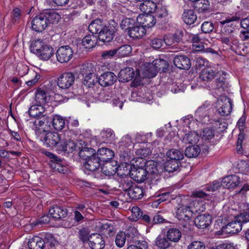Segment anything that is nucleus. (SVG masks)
<instances>
[{"label":"nucleus","mask_w":249,"mask_h":249,"mask_svg":"<svg viewBox=\"0 0 249 249\" xmlns=\"http://www.w3.org/2000/svg\"><path fill=\"white\" fill-rule=\"evenodd\" d=\"M213 108L209 104L205 103L200 106L196 111L195 116L196 120L203 124L211 123V115Z\"/></svg>","instance_id":"obj_5"},{"label":"nucleus","mask_w":249,"mask_h":249,"mask_svg":"<svg viewBox=\"0 0 249 249\" xmlns=\"http://www.w3.org/2000/svg\"><path fill=\"white\" fill-rule=\"evenodd\" d=\"M51 117H49L47 115H43L42 114L36 118V120L34 122V124L36 128L37 126L43 128L44 125L48 128V127H50L51 124Z\"/></svg>","instance_id":"obj_45"},{"label":"nucleus","mask_w":249,"mask_h":249,"mask_svg":"<svg viewBox=\"0 0 249 249\" xmlns=\"http://www.w3.org/2000/svg\"><path fill=\"white\" fill-rule=\"evenodd\" d=\"M223 187L228 189H234L241 183L240 178L236 175L227 176L222 179Z\"/></svg>","instance_id":"obj_23"},{"label":"nucleus","mask_w":249,"mask_h":249,"mask_svg":"<svg viewBox=\"0 0 249 249\" xmlns=\"http://www.w3.org/2000/svg\"><path fill=\"white\" fill-rule=\"evenodd\" d=\"M135 20L133 18H126L122 20L120 27L122 30L125 31L128 34V31H130L132 26L135 25Z\"/></svg>","instance_id":"obj_60"},{"label":"nucleus","mask_w":249,"mask_h":249,"mask_svg":"<svg viewBox=\"0 0 249 249\" xmlns=\"http://www.w3.org/2000/svg\"><path fill=\"white\" fill-rule=\"evenodd\" d=\"M135 185V184L131 180V179H130L129 178H126L122 179L120 187H121L124 192L129 193L130 189H132Z\"/></svg>","instance_id":"obj_61"},{"label":"nucleus","mask_w":249,"mask_h":249,"mask_svg":"<svg viewBox=\"0 0 249 249\" xmlns=\"http://www.w3.org/2000/svg\"><path fill=\"white\" fill-rule=\"evenodd\" d=\"M128 195L133 199H140L143 196V190L141 188L135 185L132 189H130L129 191Z\"/></svg>","instance_id":"obj_54"},{"label":"nucleus","mask_w":249,"mask_h":249,"mask_svg":"<svg viewBox=\"0 0 249 249\" xmlns=\"http://www.w3.org/2000/svg\"><path fill=\"white\" fill-rule=\"evenodd\" d=\"M75 77L72 72H65L57 79V84L62 89H68L74 83Z\"/></svg>","instance_id":"obj_14"},{"label":"nucleus","mask_w":249,"mask_h":249,"mask_svg":"<svg viewBox=\"0 0 249 249\" xmlns=\"http://www.w3.org/2000/svg\"><path fill=\"white\" fill-rule=\"evenodd\" d=\"M73 53V48L70 45L59 47L55 53L57 60L61 63L69 62L72 58Z\"/></svg>","instance_id":"obj_11"},{"label":"nucleus","mask_w":249,"mask_h":249,"mask_svg":"<svg viewBox=\"0 0 249 249\" xmlns=\"http://www.w3.org/2000/svg\"><path fill=\"white\" fill-rule=\"evenodd\" d=\"M78 151L80 158L84 161H87L97 153V151L92 148L82 146L78 147Z\"/></svg>","instance_id":"obj_33"},{"label":"nucleus","mask_w":249,"mask_h":249,"mask_svg":"<svg viewBox=\"0 0 249 249\" xmlns=\"http://www.w3.org/2000/svg\"><path fill=\"white\" fill-rule=\"evenodd\" d=\"M131 172V178L139 183L143 182L147 178L144 168L138 165V164L133 165Z\"/></svg>","instance_id":"obj_15"},{"label":"nucleus","mask_w":249,"mask_h":249,"mask_svg":"<svg viewBox=\"0 0 249 249\" xmlns=\"http://www.w3.org/2000/svg\"><path fill=\"white\" fill-rule=\"evenodd\" d=\"M28 246L29 249H45L44 241L42 237L34 236L29 240Z\"/></svg>","instance_id":"obj_36"},{"label":"nucleus","mask_w":249,"mask_h":249,"mask_svg":"<svg viewBox=\"0 0 249 249\" xmlns=\"http://www.w3.org/2000/svg\"><path fill=\"white\" fill-rule=\"evenodd\" d=\"M164 174H158L153 176H147L146 183L150 188H155L158 186L160 182V176Z\"/></svg>","instance_id":"obj_53"},{"label":"nucleus","mask_w":249,"mask_h":249,"mask_svg":"<svg viewBox=\"0 0 249 249\" xmlns=\"http://www.w3.org/2000/svg\"><path fill=\"white\" fill-rule=\"evenodd\" d=\"M130 244L127 249H148V243L144 240L139 239L137 236Z\"/></svg>","instance_id":"obj_44"},{"label":"nucleus","mask_w":249,"mask_h":249,"mask_svg":"<svg viewBox=\"0 0 249 249\" xmlns=\"http://www.w3.org/2000/svg\"><path fill=\"white\" fill-rule=\"evenodd\" d=\"M98 83V76H91L90 75H86L83 81V84L89 88H91L92 86Z\"/></svg>","instance_id":"obj_62"},{"label":"nucleus","mask_w":249,"mask_h":249,"mask_svg":"<svg viewBox=\"0 0 249 249\" xmlns=\"http://www.w3.org/2000/svg\"><path fill=\"white\" fill-rule=\"evenodd\" d=\"M240 207V212L234 217V219H238L243 224L247 223L249 222V204L243 203Z\"/></svg>","instance_id":"obj_32"},{"label":"nucleus","mask_w":249,"mask_h":249,"mask_svg":"<svg viewBox=\"0 0 249 249\" xmlns=\"http://www.w3.org/2000/svg\"><path fill=\"white\" fill-rule=\"evenodd\" d=\"M62 140V139L58 133L50 131L48 133V136H47L44 144L47 147L54 148L56 151Z\"/></svg>","instance_id":"obj_22"},{"label":"nucleus","mask_w":249,"mask_h":249,"mask_svg":"<svg viewBox=\"0 0 249 249\" xmlns=\"http://www.w3.org/2000/svg\"><path fill=\"white\" fill-rule=\"evenodd\" d=\"M44 154L50 159L49 164L54 171L62 174H67L68 172L69 169L64 160L49 151H45Z\"/></svg>","instance_id":"obj_6"},{"label":"nucleus","mask_w":249,"mask_h":249,"mask_svg":"<svg viewBox=\"0 0 249 249\" xmlns=\"http://www.w3.org/2000/svg\"><path fill=\"white\" fill-rule=\"evenodd\" d=\"M96 153L103 164L105 163H111V160L114 156V153L112 150L105 147L98 149ZM111 162L116 163L115 161H111Z\"/></svg>","instance_id":"obj_26"},{"label":"nucleus","mask_w":249,"mask_h":249,"mask_svg":"<svg viewBox=\"0 0 249 249\" xmlns=\"http://www.w3.org/2000/svg\"><path fill=\"white\" fill-rule=\"evenodd\" d=\"M53 92L52 85H44L42 88H38L35 95V100L38 105L42 106L50 100L51 94Z\"/></svg>","instance_id":"obj_8"},{"label":"nucleus","mask_w":249,"mask_h":249,"mask_svg":"<svg viewBox=\"0 0 249 249\" xmlns=\"http://www.w3.org/2000/svg\"><path fill=\"white\" fill-rule=\"evenodd\" d=\"M220 23L222 26V32L225 34H230L233 33L237 27L236 23L221 21Z\"/></svg>","instance_id":"obj_47"},{"label":"nucleus","mask_w":249,"mask_h":249,"mask_svg":"<svg viewBox=\"0 0 249 249\" xmlns=\"http://www.w3.org/2000/svg\"><path fill=\"white\" fill-rule=\"evenodd\" d=\"M117 57H123L128 55L131 52L132 48L129 45H122L116 48Z\"/></svg>","instance_id":"obj_55"},{"label":"nucleus","mask_w":249,"mask_h":249,"mask_svg":"<svg viewBox=\"0 0 249 249\" xmlns=\"http://www.w3.org/2000/svg\"><path fill=\"white\" fill-rule=\"evenodd\" d=\"M24 12L19 8L16 7L12 10L11 14V18L12 22L14 23L19 22L21 16Z\"/></svg>","instance_id":"obj_64"},{"label":"nucleus","mask_w":249,"mask_h":249,"mask_svg":"<svg viewBox=\"0 0 249 249\" xmlns=\"http://www.w3.org/2000/svg\"><path fill=\"white\" fill-rule=\"evenodd\" d=\"M119 81L121 82H128L134 78L133 84L135 87L141 85L140 71L136 69L135 71L132 68L127 67L121 70L118 74Z\"/></svg>","instance_id":"obj_3"},{"label":"nucleus","mask_w":249,"mask_h":249,"mask_svg":"<svg viewBox=\"0 0 249 249\" xmlns=\"http://www.w3.org/2000/svg\"><path fill=\"white\" fill-rule=\"evenodd\" d=\"M157 7L156 3L150 0H146L140 5V9L144 13H154Z\"/></svg>","instance_id":"obj_41"},{"label":"nucleus","mask_w":249,"mask_h":249,"mask_svg":"<svg viewBox=\"0 0 249 249\" xmlns=\"http://www.w3.org/2000/svg\"><path fill=\"white\" fill-rule=\"evenodd\" d=\"M47 129H48V127L46 128V127H44L43 128H36L35 130V134L36 138L43 142V144L47 139L48 133L50 132V131L49 130H47Z\"/></svg>","instance_id":"obj_58"},{"label":"nucleus","mask_w":249,"mask_h":249,"mask_svg":"<svg viewBox=\"0 0 249 249\" xmlns=\"http://www.w3.org/2000/svg\"><path fill=\"white\" fill-rule=\"evenodd\" d=\"M154 16L158 22L162 24L166 22L168 11L165 7L159 5L156 10Z\"/></svg>","instance_id":"obj_37"},{"label":"nucleus","mask_w":249,"mask_h":249,"mask_svg":"<svg viewBox=\"0 0 249 249\" xmlns=\"http://www.w3.org/2000/svg\"><path fill=\"white\" fill-rule=\"evenodd\" d=\"M212 220V216L205 213L197 216L195 219L194 223L197 228L204 229L210 226Z\"/></svg>","instance_id":"obj_27"},{"label":"nucleus","mask_w":249,"mask_h":249,"mask_svg":"<svg viewBox=\"0 0 249 249\" xmlns=\"http://www.w3.org/2000/svg\"><path fill=\"white\" fill-rule=\"evenodd\" d=\"M224 101L222 100V104L217 110V113L221 116H226L230 114L232 109L231 101L229 98L224 97Z\"/></svg>","instance_id":"obj_34"},{"label":"nucleus","mask_w":249,"mask_h":249,"mask_svg":"<svg viewBox=\"0 0 249 249\" xmlns=\"http://www.w3.org/2000/svg\"><path fill=\"white\" fill-rule=\"evenodd\" d=\"M175 66L181 70H188L191 67L190 58L185 55H177L173 59Z\"/></svg>","instance_id":"obj_17"},{"label":"nucleus","mask_w":249,"mask_h":249,"mask_svg":"<svg viewBox=\"0 0 249 249\" xmlns=\"http://www.w3.org/2000/svg\"><path fill=\"white\" fill-rule=\"evenodd\" d=\"M61 17L53 10H47L36 15L32 20L33 30L41 33L51 24L57 23Z\"/></svg>","instance_id":"obj_2"},{"label":"nucleus","mask_w":249,"mask_h":249,"mask_svg":"<svg viewBox=\"0 0 249 249\" xmlns=\"http://www.w3.org/2000/svg\"><path fill=\"white\" fill-rule=\"evenodd\" d=\"M182 19L186 24L191 25L196 22L197 16L193 10L184 9Z\"/></svg>","instance_id":"obj_38"},{"label":"nucleus","mask_w":249,"mask_h":249,"mask_svg":"<svg viewBox=\"0 0 249 249\" xmlns=\"http://www.w3.org/2000/svg\"><path fill=\"white\" fill-rule=\"evenodd\" d=\"M43 240L44 241L45 248H47L48 249L54 247L57 244V241L54 236L51 233L46 234L44 237L43 238Z\"/></svg>","instance_id":"obj_52"},{"label":"nucleus","mask_w":249,"mask_h":249,"mask_svg":"<svg viewBox=\"0 0 249 249\" xmlns=\"http://www.w3.org/2000/svg\"><path fill=\"white\" fill-rule=\"evenodd\" d=\"M136 231V229L130 228L128 229L125 232L120 231L116 236V245L118 247L122 248L124 245L126 240L128 243H131L132 241L137 236Z\"/></svg>","instance_id":"obj_10"},{"label":"nucleus","mask_w":249,"mask_h":249,"mask_svg":"<svg viewBox=\"0 0 249 249\" xmlns=\"http://www.w3.org/2000/svg\"><path fill=\"white\" fill-rule=\"evenodd\" d=\"M181 232L179 229L176 228H172L167 231L165 235L172 243V242H178L181 237Z\"/></svg>","instance_id":"obj_40"},{"label":"nucleus","mask_w":249,"mask_h":249,"mask_svg":"<svg viewBox=\"0 0 249 249\" xmlns=\"http://www.w3.org/2000/svg\"><path fill=\"white\" fill-rule=\"evenodd\" d=\"M217 72L210 68L202 69L199 75L200 79L203 82L206 87L211 85V82L216 77Z\"/></svg>","instance_id":"obj_24"},{"label":"nucleus","mask_w":249,"mask_h":249,"mask_svg":"<svg viewBox=\"0 0 249 249\" xmlns=\"http://www.w3.org/2000/svg\"><path fill=\"white\" fill-rule=\"evenodd\" d=\"M157 19L154 16L148 15H146L144 18L143 22L144 27L150 28L155 25L157 22Z\"/></svg>","instance_id":"obj_63"},{"label":"nucleus","mask_w":249,"mask_h":249,"mask_svg":"<svg viewBox=\"0 0 249 249\" xmlns=\"http://www.w3.org/2000/svg\"><path fill=\"white\" fill-rule=\"evenodd\" d=\"M118 24L114 20H111L106 23L103 20L96 19L89 25V30L91 34H97L96 36L99 42L104 44L111 42L117 31Z\"/></svg>","instance_id":"obj_1"},{"label":"nucleus","mask_w":249,"mask_h":249,"mask_svg":"<svg viewBox=\"0 0 249 249\" xmlns=\"http://www.w3.org/2000/svg\"><path fill=\"white\" fill-rule=\"evenodd\" d=\"M60 142L56 151L59 153H63L65 154H69L74 151H78V147L80 146L73 141L65 138H63ZM79 145H81V143H80Z\"/></svg>","instance_id":"obj_12"},{"label":"nucleus","mask_w":249,"mask_h":249,"mask_svg":"<svg viewBox=\"0 0 249 249\" xmlns=\"http://www.w3.org/2000/svg\"><path fill=\"white\" fill-rule=\"evenodd\" d=\"M131 166L129 164L125 163L124 164H122L119 165L116 168V173L118 176L121 177L122 178H128V176L131 178Z\"/></svg>","instance_id":"obj_42"},{"label":"nucleus","mask_w":249,"mask_h":249,"mask_svg":"<svg viewBox=\"0 0 249 249\" xmlns=\"http://www.w3.org/2000/svg\"><path fill=\"white\" fill-rule=\"evenodd\" d=\"M116 75L110 71L102 73L98 77V84L102 87H107L112 85L116 81Z\"/></svg>","instance_id":"obj_16"},{"label":"nucleus","mask_w":249,"mask_h":249,"mask_svg":"<svg viewBox=\"0 0 249 249\" xmlns=\"http://www.w3.org/2000/svg\"><path fill=\"white\" fill-rule=\"evenodd\" d=\"M193 195L196 197V199L193 201L192 206H189L193 213H196L203 212L205 209V203L202 199L209 200L211 197L210 196L201 190L194 192Z\"/></svg>","instance_id":"obj_4"},{"label":"nucleus","mask_w":249,"mask_h":249,"mask_svg":"<svg viewBox=\"0 0 249 249\" xmlns=\"http://www.w3.org/2000/svg\"><path fill=\"white\" fill-rule=\"evenodd\" d=\"M146 30L143 26H141L138 22L132 26L130 31H128V36L133 39H139L145 34Z\"/></svg>","instance_id":"obj_30"},{"label":"nucleus","mask_w":249,"mask_h":249,"mask_svg":"<svg viewBox=\"0 0 249 249\" xmlns=\"http://www.w3.org/2000/svg\"><path fill=\"white\" fill-rule=\"evenodd\" d=\"M193 212L189 206L181 205L177 209L176 217L179 221L189 222L193 216Z\"/></svg>","instance_id":"obj_21"},{"label":"nucleus","mask_w":249,"mask_h":249,"mask_svg":"<svg viewBox=\"0 0 249 249\" xmlns=\"http://www.w3.org/2000/svg\"><path fill=\"white\" fill-rule=\"evenodd\" d=\"M94 34L87 35L83 38L82 43L85 48L89 49L96 46L98 40L97 36Z\"/></svg>","instance_id":"obj_39"},{"label":"nucleus","mask_w":249,"mask_h":249,"mask_svg":"<svg viewBox=\"0 0 249 249\" xmlns=\"http://www.w3.org/2000/svg\"><path fill=\"white\" fill-rule=\"evenodd\" d=\"M51 124L53 128L58 131L61 130L65 125V120L60 116L55 115L51 118Z\"/></svg>","instance_id":"obj_48"},{"label":"nucleus","mask_w":249,"mask_h":249,"mask_svg":"<svg viewBox=\"0 0 249 249\" xmlns=\"http://www.w3.org/2000/svg\"><path fill=\"white\" fill-rule=\"evenodd\" d=\"M97 70H100L99 66H94L91 63H88L86 66L83 67V70H85L84 73L86 75H90L94 77H96V76H98V74L96 73Z\"/></svg>","instance_id":"obj_56"},{"label":"nucleus","mask_w":249,"mask_h":249,"mask_svg":"<svg viewBox=\"0 0 249 249\" xmlns=\"http://www.w3.org/2000/svg\"><path fill=\"white\" fill-rule=\"evenodd\" d=\"M141 167L144 168V169L147 174V176H153L158 174H163L162 164L153 160H150L147 161V162H142Z\"/></svg>","instance_id":"obj_13"},{"label":"nucleus","mask_w":249,"mask_h":249,"mask_svg":"<svg viewBox=\"0 0 249 249\" xmlns=\"http://www.w3.org/2000/svg\"><path fill=\"white\" fill-rule=\"evenodd\" d=\"M204 145H202L201 147H200L199 145H191L188 146L184 152L185 156L189 158H196L200 153L201 150L203 152H205L208 150V146H206L203 147Z\"/></svg>","instance_id":"obj_29"},{"label":"nucleus","mask_w":249,"mask_h":249,"mask_svg":"<svg viewBox=\"0 0 249 249\" xmlns=\"http://www.w3.org/2000/svg\"><path fill=\"white\" fill-rule=\"evenodd\" d=\"M89 245L91 249H103L105 246V242L101 235L94 233L91 234Z\"/></svg>","instance_id":"obj_28"},{"label":"nucleus","mask_w":249,"mask_h":249,"mask_svg":"<svg viewBox=\"0 0 249 249\" xmlns=\"http://www.w3.org/2000/svg\"><path fill=\"white\" fill-rule=\"evenodd\" d=\"M226 74L227 72L224 71H217L214 81H213L211 85H208V88L216 89L220 92L228 90L229 83L225 77Z\"/></svg>","instance_id":"obj_9"},{"label":"nucleus","mask_w":249,"mask_h":249,"mask_svg":"<svg viewBox=\"0 0 249 249\" xmlns=\"http://www.w3.org/2000/svg\"><path fill=\"white\" fill-rule=\"evenodd\" d=\"M155 246L159 249H168L172 247V243L165 235H159L156 239Z\"/></svg>","instance_id":"obj_35"},{"label":"nucleus","mask_w":249,"mask_h":249,"mask_svg":"<svg viewBox=\"0 0 249 249\" xmlns=\"http://www.w3.org/2000/svg\"><path fill=\"white\" fill-rule=\"evenodd\" d=\"M46 45L45 43L40 39H37L33 41L30 46L31 52L36 55L38 56L42 49V48Z\"/></svg>","instance_id":"obj_51"},{"label":"nucleus","mask_w":249,"mask_h":249,"mask_svg":"<svg viewBox=\"0 0 249 249\" xmlns=\"http://www.w3.org/2000/svg\"><path fill=\"white\" fill-rule=\"evenodd\" d=\"M166 156L167 158L178 161H180L184 158L183 151L175 148L168 150L166 152Z\"/></svg>","instance_id":"obj_46"},{"label":"nucleus","mask_w":249,"mask_h":249,"mask_svg":"<svg viewBox=\"0 0 249 249\" xmlns=\"http://www.w3.org/2000/svg\"><path fill=\"white\" fill-rule=\"evenodd\" d=\"M242 225L243 224L238 219H234V220L228 223L223 229L227 233L235 234L241 231Z\"/></svg>","instance_id":"obj_31"},{"label":"nucleus","mask_w":249,"mask_h":249,"mask_svg":"<svg viewBox=\"0 0 249 249\" xmlns=\"http://www.w3.org/2000/svg\"><path fill=\"white\" fill-rule=\"evenodd\" d=\"M38 55V57L41 60H48L54 54L53 48L50 45L46 44Z\"/></svg>","instance_id":"obj_43"},{"label":"nucleus","mask_w":249,"mask_h":249,"mask_svg":"<svg viewBox=\"0 0 249 249\" xmlns=\"http://www.w3.org/2000/svg\"><path fill=\"white\" fill-rule=\"evenodd\" d=\"M104 164L97 153L88 160L87 161L84 162L85 169L89 172H94L98 170Z\"/></svg>","instance_id":"obj_18"},{"label":"nucleus","mask_w":249,"mask_h":249,"mask_svg":"<svg viewBox=\"0 0 249 249\" xmlns=\"http://www.w3.org/2000/svg\"><path fill=\"white\" fill-rule=\"evenodd\" d=\"M199 136L197 133L195 131H191L185 135L183 138V140L185 142L190 143H196L199 139Z\"/></svg>","instance_id":"obj_57"},{"label":"nucleus","mask_w":249,"mask_h":249,"mask_svg":"<svg viewBox=\"0 0 249 249\" xmlns=\"http://www.w3.org/2000/svg\"><path fill=\"white\" fill-rule=\"evenodd\" d=\"M147 42L154 49H160L163 44V40L161 38L150 36L147 39Z\"/></svg>","instance_id":"obj_59"},{"label":"nucleus","mask_w":249,"mask_h":249,"mask_svg":"<svg viewBox=\"0 0 249 249\" xmlns=\"http://www.w3.org/2000/svg\"><path fill=\"white\" fill-rule=\"evenodd\" d=\"M194 7L200 16H205L210 13L211 9L208 0H198L194 3Z\"/></svg>","instance_id":"obj_20"},{"label":"nucleus","mask_w":249,"mask_h":249,"mask_svg":"<svg viewBox=\"0 0 249 249\" xmlns=\"http://www.w3.org/2000/svg\"><path fill=\"white\" fill-rule=\"evenodd\" d=\"M181 162L177 160H171L167 158L166 161L162 164V168L163 169V174L165 176L166 173H171L179 170L181 166Z\"/></svg>","instance_id":"obj_25"},{"label":"nucleus","mask_w":249,"mask_h":249,"mask_svg":"<svg viewBox=\"0 0 249 249\" xmlns=\"http://www.w3.org/2000/svg\"><path fill=\"white\" fill-rule=\"evenodd\" d=\"M49 213L52 218L58 220L67 216L68 210L65 207L54 205L49 209Z\"/></svg>","instance_id":"obj_19"},{"label":"nucleus","mask_w":249,"mask_h":249,"mask_svg":"<svg viewBox=\"0 0 249 249\" xmlns=\"http://www.w3.org/2000/svg\"><path fill=\"white\" fill-rule=\"evenodd\" d=\"M148 65L146 70L148 72L147 76L150 78L156 76L158 72H166L169 67L168 62L162 59H156Z\"/></svg>","instance_id":"obj_7"},{"label":"nucleus","mask_w":249,"mask_h":249,"mask_svg":"<svg viewBox=\"0 0 249 249\" xmlns=\"http://www.w3.org/2000/svg\"><path fill=\"white\" fill-rule=\"evenodd\" d=\"M45 110L42 106L36 105L32 106L29 110L28 114L31 117L36 118L41 115Z\"/></svg>","instance_id":"obj_49"},{"label":"nucleus","mask_w":249,"mask_h":249,"mask_svg":"<svg viewBox=\"0 0 249 249\" xmlns=\"http://www.w3.org/2000/svg\"><path fill=\"white\" fill-rule=\"evenodd\" d=\"M90 233V230L89 228H83L78 231V237L83 243L89 242L91 236Z\"/></svg>","instance_id":"obj_50"}]
</instances>
